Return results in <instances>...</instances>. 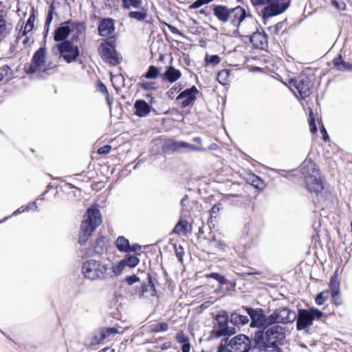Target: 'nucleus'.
Returning a JSON list of instances; mask_svg holds the SVG:
<instances>
[{"instance_id":"f257e3e1","label":"nucleus","mask_w":352,"mask_h":352,"mask_svg":"<svg viewBox=\"0 0 352 352\" xmlns=\"http://www.w3.org/2000/svg\"><path fill=\"white\" fill-rule=\"evenodd\" d=\"M302 171L307 189L321 199H329L330 192L312 160H307L304 162Z\"/></svg>"},{"instance_id":"f03ea898","label":"nucleus","mask_w":352,"mask_h":352,"mask_svg":"<svg viewBox=\"0 0 352 352\" xmlns=\"http://www.w3.org/2000/svg\"><path fill=\"white\" fill-rule=\"evenodd\" d=\"M85 219L82 221L78 241L85 245L91 233L102 223V217L100 210L94 206L87 210Z\"/></svg>"},{"instance_id":"7ed1b4c3","label":"nucleus","mask_w":352,"mask_h":352,"mask_svg":"<svg viewBox=\"0 0 352 352\" xmlns=\"http://www.w3.org/2000/svg\"><path fill=\"white\" fill-rule=\"evenodd\" d=\"M85 278L94 280H104L111 277L110 268L100 261L90 260L85 262L82 267Z\"/></svg>"},{"instance_id":"20e7f679","label":"nucleus","mask_w":352,"mask_h":352,"mask_svg":"<svg viewBox=\"0 0 352 352\" xmlns=\"http://www.w3.org/2000/svg\"><path fill=\"white\" fill-rule=\"evenodd\" d=\"M214 16L221 22L228 23L236 29L241 19L245 14V10L240 6L228 8L224 6H217L214 8Z\"/></svg>"},{"instance_id":"39448f33","label":"nucleus","mask_w":352,"mask_h":352,"mask_svg":"<svg viewBox=\"0 0 352 352\" xmlns=\"http://www.w3.org/2000/svg\"><path fill=\"white\" fill-rule=\"evenodd\" d=\"M251 347V340L243 334L232 338L227 344L221 345L218 352H248Z\"/></svg>"},{"instance_id":"423d86ee","label":"nucleus","mask_w":352,"mask_h":352,"mask_svg":"<svg viewBox=\"0 0 352 352\" xmlns=\"http://www.w3.org/2000/svg\"><path fill=\"white\" fill-rule=\"evenodd\" d=\"M54 54L59 53L64 60L70 63L74 61L79 55V50L77 45L72 44L69 41L55 45L52 47Z\"/></svg>"},{"instance_id":"0eeeda50","label":"nucleus","mask_w":352,"mask_h":352,"mask_svg":"<svg viewBox=\"0 0 352 352\" xmlns=\"http://www.w3.org/2000/svg\"><path fill=\"white\" fill-rule=\"evenodd\" d=\"M280 0H252L254 6L266 5L261 10L264 19L279 14L285 11L286 7L281 6Z\"/></svg>"},{"instance_id":"6e6552de","label":"nucleus","mask_w":352,"mask_h":352,"mask_svg":"<svg viewBox=\"0 0 352 352\" xmlns=\"http://www.w3.org/2000/svg\"><path fill=\"white\" fill-rule=\"evenodd\" d=\"M323 313L320 310L311 308L309 310L300 309L298 311V317L297 318L296 328L298 330H302L313 324L315 318L320 319Z\"/></svg>"},{"instance_id":"1a4fd4ad","label":"nucleus","mask_w":352,"mask_h":352,"mask_svg":"<svg viewBox=\"0 0 352 352\" xmlns=\"http://www.w3.org/2000/svg\"><path fill=\"white\" fill-rule=\"evenodd\" d=\"M239 24L236 26L234 32L243 37L250 36L254 31L257 30V22L250 14H245L240 20Z\"/></svg>"},{"instance_id":"9d476101","label":"nucleus","mask_w":352,"mask_h":352,"mask_svg":"<svg viewBox=\"0 0 352 352\" xmlns=\"http://www.w3.org/2000/svg\"><path fill=\"white\" fill-rule=\"evenodd\" d=\"M282 328L275 325L270 327L266 331V335L269 338L268 343L263 346L265 352H280L276 344V340L282 339Z\"/></svg>"},{"instance_id":"9b49d317","label":"nucleus","mask_w":352,"mask_h":352,"mask_svg":"<svg viewBox=\"0 0 352 352\" xmlns=\"http://www.w3.org/2000/svg\"><path fill=\"white\" fill-rule=\"evenodd\" d=\"M296 318L295 312L286 307H281L276 309L270 316V322L272 323H284L294 322Z\"/></svg>"},{"instance_id":"f8f14e48","label":"nucleus","mask_w":352,"mask_h":352,"mask_svg":"<svg viewBox=\"0 0 352 352\" xmlns=\"http://www.w3.org/2000/svg\"><path fill=\"white\" fill-rule=\"evenodd\" d=\"M98 50L102 59L109 64L116 65L120 63V58L110 43H100Z\"/></svg>"},{"instance_id":"ddd939ff","label":"nucleus","mask_w":352,"mask_h":352,"mask_svg":"<svg viewBox=\"0 0 352 352\" xmlns=\"http://www.w3.org/2000/svg\"><path fill=\"white\" fill-rule=\"evenodd\" d=\"M245 309L252 320L250 324L252 327H264L271 324V322H270V318H266L261 309L251 307H245Z\"/></svg>"},{"instance_id":"4468645a","label":"nucleus","mask_w":352,"mask_h":352,"mask_svg":"<svg viewBox=\"0 0 352 352\" xmlns=\"http://www.w3.org/2000/svg\"><path fill=\"white\" fill-rule=\"evenodd\" d=\"M166 146L173 151L182 152L184 151H204L201 146H195L183 141H175L170 140L166 143Z\"/></svg>"},{"instance_id":"2eb2a0df","label":"nucleus","mask_w":352,"mask_h":352,"mask_svg":"<svg viewBox=\"0 0 352 352\" xmlns=\"http://www.w3.org/2000/svg\"><path fill=\"white\" fill-rule=\"evenodd\" d=\"M46 61V50L41 47L38 50L32 58V63L29 67L30 73L36 72L45 66Z\"/></svg>"},{"instance_id":"dca6fc26","label":"nucleus","mask_w":352,"mask_h":352,"mask_svg":"<svg viewBox=\"0 0 352 352\" xmlns=\"http://www.w3.org/2000/svg\"><path fill=\"white\" fill-rule=\"evenodd\" d=\"M216 320L219 324V329L213 331V335L217 337H221L222 336L228 335L231 333V331H229L228 328V314L226 311H221L216 316Z\"/></svg>"},{"instance_id":"f3484780","label":"nucleus","mask_w":352,"mask_h":352,"mask_svg":"<svg viewBox=\"0 0 352 352\" xmlns=\"http://www.w3.org/2000/svg\"><path fill=\"white\" fill-rule=\"evenodd\" d=\"M295 87L298 90L302 98H305L309 95L311 82L310 79L306 76H300L295 81Z\"/></svg>"},{"instance_id":"a211bd4d","label":"nucleus","mask_w":352,"mask_h":352,"mask_svg":"<svg viewBox=\"0 0 352 352\" xmlns=\"http://www.w3.org/2000/svg\"><path fill=\"white\" fill-rule=\"evenodd\" d=\"M198 90L194 86L182 91L178 95L177 100H183L182 102V107L185 108L195 102Z\"/></svg>"},{"instance_id":"6ab92c4d","label":"nucleus","mask_w":352,"mask_h":352,"mask_svg":"<svg viewBox=\"0 0 352 352\" xmlns=\"http://www.w3.org/2000/svg\"><path fill=\"white\" fill-rule=\"evenodd\" d=\"M253 45L258 49H264L267 46V36L263 32L254 31L250 36Z\"/></svg>"},{"instance_id":"aec40b11","label":"nucleus","mask_w":352,"mask_h":352,"mask_svg":"<svg viewBox=\"0 0 352 352\" xmlns=\"http://www.w3.org/2000/svg\"><path fill=\"white\" fill-rule=\"evenodd\" d=\"M114 31V23L112 19H104L98 26V32L100 36H107Z\"/></svg>"},{"instance_id":"412c9836","label":"nucleus","mask_w":352,"mask_h":352,"mask_svg":"<svg viewBox=\"0 0 352 352\" xmlns=\"http://www.w3.org/2000/svg\"><path fill=\"white\" fill-rule=\"evenodd\" d=\"M135 114L140 117L147 116L151 111V106L144 100H137L135 103Z\"/></svg>"},{"instance_id":"4be33fe9","label":"nucleus","mask_w":352,"mask_h":352,"mask_svg":"<svg viewBox=\"0 0 352 352\" xmlns=\"http://www.w3.org/2000/svg\"><path fill=\"white\" fill-rule=\"evenodd\" d=\"M182 76V73L179 70L170 66L168 67L164 74V78L170 83H173L179 80Z\"/></svg>"},{"instance_id":"5701e85b","label":"nucleus","mask_w":352,"mask_h":352,"mask_svg":"<svg viewBox=\"0 0 352 352\" xmlns=\"http://www.w3.org/2000/svg\"><path fill=\"white\" fill-rule=\"evenodd\" d=\"M329 288L331 296L335 298L340 294V283L338 281V274L336 270L333 275L331 277L329 282Z\"/></svg>"},{"instance_id":"b1692460","label":"nucleus","mask_w":352,"mask_h":352,"mask_svg":"<svg viewBox=\"0 0 352 352\" xmlns=\"http://www.w3.org/2000/svg\"><path fill=\"white\" fill-rule=\"evenodd\" d=\"M71 30L68 25H63L58 28L54 32V40L56 41H62L67 38L70 34Z\"/></svg>"},{"instance_id":"393cba45","label":"nucleus","mask_w":352,"mask_h":352,"mask_svg":"<svg viewBox=\"0 0 352 352\" xmlns=\"http://www.w3.org/2000/svg\"><path fill=\"white\" fill-rule=\"evenodd\" d=\"M191 231V226L186 221H179L174 228V232L179 235H185Z\"/></svg>"},{"instance_id":"a878e982","label":"nucleus","mask_w":352,"mask_h":352,"mask_svg":"<svg viewBox=\"0 0 352 352\" xmlns=\"http://www.w3.org/2000/svg\"><path fill=\"white\" fill-rule=\"evenodd\" d=\"M12 29V25L6 22L3 16V10H0V35H8Z\"/></svg>"},{"instance_id":"bb28decb","label":"nucleus","mask_w":352,"mask_h":352,"mask_svg":"<svg viewBox=\"0 0 352 352\" xmlns=\"http://www.w3.org/2000/svg\"><path fill=\"white\" fill-rule=\"evenodd\" d=\"M176 339L177 342L182 344V352H190V345L187 336L180 332L177 334Z\"/></svg>"},{"instance_id":"cd10ccee","label":"nucleus","mask_w":352,"mask_h":352,"mask_svg":"<svg viewBox=\"0 0 352 352\" xmlns=\"http://www.w3.org/2000/svg\"><path fill=\"white\" fill-rule=\"evenodd\" d=\"M333 65L340 71H351L352 70V64H349L344 62L340 55L336 57L333 60Z\"/></svg>"},{"instance_id":"c85d7f7f","label":"nucleus","mask_w":352,"mask_h":352,"mask_svg":"<svg viewBox=\"0 0 352 352\" xmlns=\"http://www.w3.org/2000/svg\"><path fill=\"white\" fill-rule=\"evenodd\" d=\"M333 65L340 71H351L352 70V64H349L344 62L340 55L336 57L333 60Z\"/></svg>"},{"instance_id":"c756f323","label":"nucleus","mask_w":352,"mask_h":352,"mask_svg":"<svg viewBox=\"0 0 352 352\" xmlns=\"http://www.w3.org/2000/svg\"><path fill=\"white\" fill-rule=\"evenodd\" d=\"M230 322L234 325H244L248 323L249 318L246 316H243L238 313H233L230 316Z\"/></svg>"},{"instance_id":"7c9ffc66","label":"nucleus","mask_w":352,"mask_h":352,"mask_svg":"<svg viewBox=\"0 0 352 352\" xmlns=\"http://www.w3.org/2000/svg\"><path fill=\"white\" fill-rule=\"evenodd\" d=\"M101 333L100 331V329L95 331L93 334V336L87 340L86 345L89 347L99 344L103 341V339L100 337Z\"/></svg>"},{"instance_id":"2f4dec72","label":"nucleus","mask_w":352,"mask_h":352,"mask_svg":"<svg viewBox=\"0 0 352 352\" xmlns=\"http://www.w3.org/2000/svg\"><path fill=\"white\" fill-rule=\"evenodd\" d=\"M129 241L124 236H119L116 240V246L121 252H129Z\"/></svg>"},{"instance_id":"473e14b6","label":"nucleus","mask_w":352,"mask_h":352,"mask_svg":"<svg viewBox=\"0 0 352 352\" xmlns=\"http://www.w3.org/2000/svg\"><path fill=\"white\" fill-rule=\"evenodd\" d=\"M100 331L101 333V338L103 340L106 339H109L110 336H114L119 333L118 329L116 327H107V328H101L100 329Z\"/></svg>"},{"instance_id":"72a5a7b5","label":"nucleus","mask_w":352,"mask_h":352,"mask_svg":"<svg viewBox=\"0 0 352 352\" xmlns=\"http://www.w3.org/2000/svg\"><path fill=\"white\" fill-rule=\"evenodd\" d=\"M122 6L126 9L141 8L142 0H121Z\"/></svg>"},{"instance_id":"f704fd0d","label":"nucleus","mask_w":352,"mask_h":352,"mask_svg":"<svg viewBox=\"0 0 352 352\" xmlns=\"http://www.w3.org/2000/svg\"><path fill=\"white\" fill-rule=\"evenodd\" d=\"M34 21H35V16L34 14H32L30 16L26 24L25 25V26L23 28V30L22 32V36H26L29 32H30L32 30V29L34 28Z\"/></svg>"},{"instance_id":"c9c22d12","label":"nucleus","mask_w":352,"mask_h":352,"mask_svg":"<svg viewBox=\"0 0 352 352\" xmlns=\"http://www.w3.org/2000/svg\"><path fill=\"white\" fill-rule=\"evenodd\" d=\"M121 261H122V263L125 267L128 266L131 268H133V267H136L140 262L139 258L135 256H131L126 257Z\"/></svg>"},{"instance_id":"e433bc0d","label":"nucleus","mask_w":352,"mask_h":352,"mask_svg":"<svg viewBox=\"0 0 352 352\" xmlns=\"http://www.w3.org/2000/svg\"><path fill=\"white\" fill-rule=\"evenodd\" d=\"M138 11H131L129 12V16L137 21H142L146 17V13L145 10L141 7L138 8Z\"/></svg>"},{"instance_id":"4c0bfd02","label":"nucleus","mask_w":352,"mask_h":352,"mask_svg":"<svg viewBox=\"0 0 352 352\" xmlns=\"http://www.w3.org/2000/svg\"><path fill=\"white\" fill-rule=\"evenodd\" d=\"M160 69L155 66H150L148 71L144 74V77L147 79H155L160 75Z\"/></svg>"},{"instance_id":"58836bf2","label":"nucleus","mask_w":352,"mask_h":352,"mask_svg":"<svg viewBox=\"0 0 352 352\" xmlns=\"http://www.w3.org/2000/svg\"><path fill=\"white\" fill-rule=\"evenodd\" d=\"M124 268L125 266L124 265L122 261H119L116 265L112 267L111 270H110L111 276H120L124 271Z\"/></svg>"},{"instance_id":"ea45409f","label":"nucleus","mask_w":352,"mask_h":352,"mask_svg":"<svg viewBox=\"0 0 352 352\" xmlns=\"http://www.w3.org/2000/svg\"><path fill=\"white\" fill-rule=\"evenodd\" d=\"M168 324L166 322L155 324L151 327L150 331L152 333H159L167 331Z\"/></svg>"},{"instance_id":"a19ab883","label":"nucleus","mask_w":352,"mask_h":352,"mask_svg":"<svg viewBox=\"0 0 352 352\" xmlns=\"http://www.w3.org/2000/svg\"><path fill=\"white\" fill-rule=\"evenodd\" d=\"M229 71L223 69L219 72L217 76V80L222 85H226L229 81Z\"/></svg>"},{"instance_id":"79ce46f5","label":"nucleus","mask_w":352,"mask_h":352,"mask_svg":"<svg viewBox=\"0 0 352 352\" xmlns=\"http://www.w3.org/2000/svg\"><path fill=\"white\" fill-rule=\"evenodd\" d=\"M138 85L144 90H154L156 89L155 82L142 80L138 83Z\"/></svg>"},{"instance_id":"37998d69","label":"nucleus","mask_w":352,"mask_h":352,"mask_svg":"<svg viewBox=\"0 0 352 352\" xmlns=\"http://www.w3.org/2000/svg\"><path fill=\"white\" fill-rule=\"evenodd\" d=\"M329 297V292L328 291H323L318 294V296L316 298V302L318 305H322L328 298Z\"/></svg>"},{"instance_id":"c03bdc74","label":"nucleus","mask_w":352,"mask_h":352,"mask_svg":"<svg viewBox=\"0 0 352 352\" xmlns=\"http://www.w3.org/2000/svg\"><path fill=\"white\" fill-rule=\"evenodd\" d=\"M249 180L255 188H261L263 187V182L258 176L255 175H250Z\"/></svg>"},{"instance_id":"a18cd8bd","label":"nucleus","mask_w":352,"mask_h":352,"mask_svg":"<svg viewBox=\"0 0 352 352\" xmlns=\"http://www.w3.org/2000/svg\"><path fill=\"white\" fill-rule=\"evenodd\" d=\"M206 277L212 278L215 279L221 285H225L228 283V281L225 278V277L218 273H212V274H208V275H206Z\"/></svg>"},{"instance_id":"49530a36","label":"nucleus","mask_w":352,"mask_h":352,"mask_svg":"<svg viewBox=\"0 0 352 352\" xmlns=\"http://www.w3.org/2000/svg\"><path fill=\"white\" fill-rule=\"evenodd\" d=\"M205 60L208 63L217 65L220 63L221 58L217 55H206L205 57Z\"/></svg>"},{"instance_id":"de8ad7c7","label":"nucleus","mask_w":352,"mask_h":352,"mask_svg":"<svg viewBox=\"0 0 352 352\" xmlns=\"http://www.w3.org/2000/svg\"><path fill=\"white\" fill-rule=\"evenodd\" d=\"M332 5L341 10H345L346 3L344 0H332Z\"/></svg>"},{"instance_id":"09e8293b","label":"nucleus","mask_w":352,"mask_h":352,"mask_svg":"<svg viewBox=\"0 0 352 352\" xmlns=\"http://www.w3.org/2000/svg\"><path fill=\"white\" fill-rule=\"evenodd\" d=\"M180 91V89L175 85L173 86V87H171L166 93L167 94V96L169 98H174L175 96H176V94Z\"/></svg>"},{"instance_id":"8fccbe9b","label":"nucleus","mask_w":352,"mask_h":352,"mask_svg":"<svg viewBox=\"0 0 352 352\" xmlns=\"http://www.w3.org/2000/svg\"><path fill=\"white\" fill-rule=\"evenodd\" d=\"M312 115H313V113L311 111L310 113H309L310 119H309V124L310 131L312 133H315L317 131V127H316V123H315V120L312 117Z\"/></svg>"},{"instance_id":"3c124183","label":"nucleus","mask_w":352,"mask_h":352,"mask_svg":"<svg viewBox=\"0 0 352 352\" xmlns=\"http://www.w3.org/2000/svg\"><path fill=\"white\" fill-rule=\"evenodd\" d=\"M221 207L220 204H214L211 209V212H210L211 217L217 218V215H218V212L221 210Z\"/></svg>"},{"instance_id":"603ef678","label":"nucleus","mask_w":352,"mask_h":352,"mask_svg":"<svg viewBox=\"0 0 352 352\" xmlns=\"http://www.w3.org/2000/svg\"><path fill=\"white\" fill-rule=\"evenodd\" d=\"M10 68L8 65H3L0 67V80H1L4 76L9 74Z\"/></svg>"},{"instance_id":"864d4df0","label":"nucleus","mask_w":352,"mask_h":352,"mask_svg":"<svg viewBox=\"0 0 352 352\" xmlns=\"http://www.w3.org/2000/svg\"><path fill=\"white\" fill-rule=\"evenodd\" d=\"M140 280V278L138 276L136 275H132V276H128L126 278V283L129 284V285H133V283H137Z\"/></svg>"},{"instance_id":"5fc2aeb1","label":"nucleus","mask_w":352,"mask_h":352,"mask_svg":"<svg viewBox=\"0 0 352 352\" xmlns=\"http://www.w3.org/2000/svg\"><path fill=\"white\" fill-rule=\"evenodd\" d=\"M111 149V146L110 145H104L98 148V153L100 155L108 153Z\"/></svg>"},{"instance_id":"6e6d98bb","label":"nucleus","mask_w":352,"mask_h":352,"mask_svg":"<svg viewBox=\"0 0 352 352\" xmlns=\"http://www.w3.org/2000/svg\"><path fill=\"white\" fill-rule=\"evenodd\" d=\"M204 4H203V2H202V0H197L196 1H195L193 3H192L190 6V9H196V8H198L201 6H202Z\"/></svg>"},{"instance_id":"4d7b16f0","label":"nucleus","mask_w":352,"mask_h":352,"mask_svg":"<svg viewBox=\"0 0 352 352\" xmlns=\"http://www.w3.org/2000/svg\"><path fill=\"white\" fill-rule=\"evenodd\" d=\"M52 19H53V12H52V10H50L48 13V15H47V19L45 21V26L47 27V28H49V26L52 21Z\"/></svg>"},{"instance_id":"13d9d810","label":"nucleus","mask_w":352,"mask_h":352,"mask_svg":"<svg viewBox=\"0 0 352 352\" xmlns=\"http://www.w3.org/2000/svg\"><path fill=\"white\" fill-rule=\"evenodd\" d=\"M141 250V246L138 244H133V245H129V252H138Z\"/></svg>"},{"instance_id":"bf43d9fd","label":"nucleus","mask_w":352,"mask_h":352,"mask_svg":"<svg viewBox=\"0 0 352 352\" xmlns=\"http://www.w3.org/2000/svg\"><path fill=\"white\" fill-rule=\"evenodd\" d=\"M321 132L322 133L323 140H327L329 139V135H328L327 132L324 126L322 127Z\"/></svg>"},{"instance_id":"052dcab7","label":"nucleus","mask_w":352,"mask_h":352,"mask_svg":"<svg viewBox=\"0 0 352 352\" xmlns=\"http://www.w3.org/2000/svg\"><path fill=\"white\" fill-rule=\"evenodd\" d=\"M148 288H150L152 290V293L154 292V289H153V285H148V286L142 287V292L140 294V296H144V292L146 291H147Z\"/></svg>"},{"instance_id":"680f3d73","label":"nucleus","mask_w":352,"mask_h":352,"mask_svg":"<svg viewBox=\"0 0 352 352\" xmlns=\"http://www.w3.org/2000/svg\"><path fill=\"white\" fill-rule=\"evenodd\" d=\"M218 247H219V249L223 250L225 248V247H226V244H224V243H223L221 242H219L218 243Z\"/></svg>"},{"instance_id":"e2e57ef3","label":"nucleus","mask_w":352,"mask_h":352,"mask_svg":"<svg viewBox=\"0 0 352 352\" xmlns=\"http://www.w3.org/2000/svg\"><path fill=\"white\" fill-rule=\"evenodd\" d=\"M100 90L102 92H106L107 91V87L103 84H101Z\"/></svg>"},{"instance_id":"0e129e2a","label":"nucleus","mask_w":352,"mask_h":352,"mask_svg":"<svg viewBox=\"0 0 352 352\" xmlns=\"http://www.w3.org/2000/svg\"><path fill=\"white\" fill-rule=\"evenodd\" d=\"M193 140L197 143H201V139L199 137H197V138H195L193 139Z\"/></svg>"},{"instance_id":"69168bd1","label":"nucleus","mask_w":352,"mask_h":352,"mask_svg":"<svg viewBox=\"0 0 352 352\" xmlns=\"http://www.w3.org/2000/svg\"><path fill=\"white\" fill-rule=\"evenodd\" d=\"M177 256L179 258V260L182 259V253L180 252H179V251L177 252Z\"/></svg>"},{"instance_id":"338daca9","label":"nucleus","mask_w":352,"mask_h":352,"mask_svg":"<svg viewBox=\"0 0 352 352\" xmlns=\"http://www.w3.org/2000/svg\"><path fill=\"white\" fill-rule=\"evenodd\" d=\"M25 211V208L23 207H21L19 209H18L17 212L19 213H21L22 212Z\"/></svg>"},{"instance_id":"774afa93","label":"nucleus","mask_w":352,"mask_h":352,"mask_svg":"<svg viewBox=\"0 0 352 352\" xmlns=\"http://www.w3.org/2000/svg\"><path fill=\"white\" fill-rule=\"evenodd\" d=\"M34 205H35V204H34V203H32V204H30L29 206H28L26 207V209H27V210H29V209L32 208V207H33Z\"/></svg>"}]
</instances>
